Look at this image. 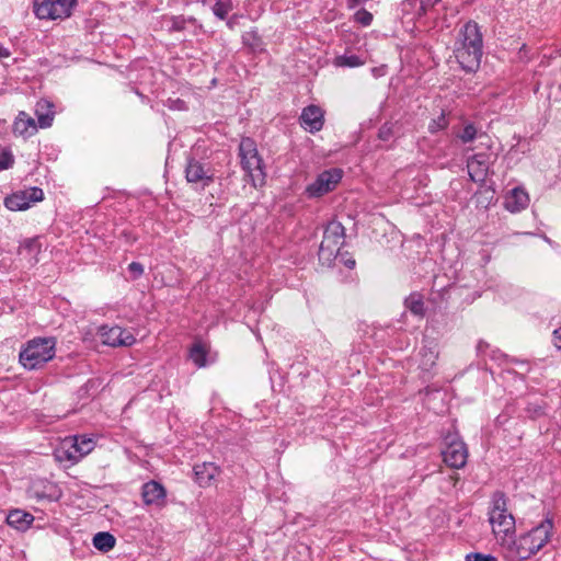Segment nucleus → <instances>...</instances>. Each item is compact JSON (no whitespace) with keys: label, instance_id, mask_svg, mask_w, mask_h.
Segmentation results:
<instances>
[{"label":"nucleus","instance_id":"13","mask_svg":"<svg viewBox=\"0 0 561 561\" xmlns=\"http://www.w3.org/2000/svg\"><path fill=\"white\" fill-rule=\"evenodd\" d=\"M493 163L491 153L479 152L468 159L467 169L470 180L476 183H483L489 173L490 165Z\"/></svg>","mask_w":561,"mask_h":561},{"label":"nucleus","instance_id":"21","mask_svg":"<svg viewBox=\"0 0 561 561\" xmlns=\"http://www.w3.org/2000/svg\"><path fill=\"white\" fill-rule=\"evenodd\" d=\"M54 104L46 100L42 99L36 103L35 114L37 117L38 126L41 128L50 127L55 117Z\"/></svg>","mask_w":561,"mask_h":561},{"label":"nucleus","instance_id":"10","mask_svg":"<svg viewBox=\"0 0 561 561\" xmlns=\"http://www.w3.org/2000/svg\"><path fill=\"white\" fill-rule=\"evenodd\" d=\"M445 442L446 447L442 451L445 463L455 469L462 468L468 458L466 444L456 434L446 436Z\"/></svg>","mask_w":561,"mask_h":561},{"label":"nucleus","instance_id":"29","mask_svg":"<svg viewBox=\"0 0 561 561\" xmlns=\"http://www.w3.org/2000/svg\"><path fill=\"white\" fill-rule=\"evenodd\" d=\"M457 137L463 142H471L478 137V130L473 124H467L462 128V130L457 135ZM481 138L482 135H479Z\"/></svg>","mask_w":561,"mask_h":561},{"label":"nucleus","instance_id":"7","mask_svg":"<svg viewBox=\"0 0 561 561\" xmlns=\"http://www.w3.org/2000/svg\"><path fill=\"white\" fill-rule=\"evenodd\" d=\"M94 447L95 440L92 437L85 435L66 437L55 450V457L58 461H69L73 465L90 454Z\"/></svg>","mask_w":561,"mask_h":561},{"label":"nucleus","instance_id":"17","mask_svg":"<svg viewBox=\"0 0 561 561\" xmlns=\"http://www.w3.org/2000/svg\"><path fill=\"white\" fill-rule=\"evenodd\" d=\"M142 500L146 505L163 506L167 492L162 484L156 481H149L142 485Z\"/></svg>","mask_w":561,"mask_h":561},{"label":"nucleus","instance_id":"19","mask_svg":"<svg viewBox=\"0 0 561 561\" xmlns=\"http://www.w3.org/2000/svg\"><path fill=\"white\" fill-rule=\"evenodd\" d=\"M42 244L37 237L23 240L19 247V255L25 260L30 265H35L38 262V254L41 253Z\"/></svg>","mask_w":561,"mask_h":561},{"label":"nucleus","instance_id":"1","mask_svg":"<svg viewBox=\"0 0 561 561\" xmlns=\"http://www.w3.org/2000/svg\"><path fill=\"white\" fill-rule=\"evenodd\" d=\"M553 524L550 519L542 520L528 533L515 538L507 537L501 545L505 557L510 560H527L542 549L551 537Z\"/></svg>","mask_w":561,"mask_h":561},{"label":"nucleus","instance_id":"48","mask_svg":"<svg viewBox=\"0 0 561 561\" xmlns=\"http://www.w3.org/2000/svg\"><path fill=\"white\" fill-rule=\"evenodd\" d=\"M3 123H4V122H1V121H0V124H3Z\"/></svg>","mask_w":561,"mask_h":561},{"label":"nucleus","instance_id":"47","mask_svg":"<svg viewBox=\"0 0 561 561\" xmlns=\"http://www.w3.org/2000/svg\"><path fill=\"white\" fill-rule=\"evenodd\" d=\"M203 4H207L209 0H202Z\"/></svg>","mask_w":561,"mask_h":561},{"label":"nucleus","instance_id":"35","mask_svg":"<svg viewBox=\"0 0 561 561\" xmlns=\"http://www.w3.org/2000/svg\"><path fill=\"white\" fill-rule=\"evenodd\" d=\"M552 343L553 345L561 350V328L556 329L552 333Z\"/></svg>","mask_w":561,"mask_h":561},{"label":"nucleus","instance_id":"32","mask_svg":"<svg viewBox=\"0 0 561 561\" xmlns=\"http://www.w3.org/2000/svg\"><path fill=\"white\" fill-rule=\"evenodd\" d=\"M354 18L356 22L360 23L364 26L370 25L373 21V14L365 9L358 10L355 13Z\"/></svg>","mask_w":561,"mask_h":561},{"label":"nucleus","instance_id":"28","mask_svg":"<svg viewBox=\"0 0 561 561\" xmlns=\"http://www.w3.org/2000/svg\"><path fill=\"white\" fill-rule=\"evenodd\" d=\"M190 358L198 367L206 365V350L201 343H195L190 351Z\"/></svg>","mask_w":561,"mask_h":561},{"label":"nucleus","instance_id":"38","mask_svg":"<svg viewBox=\"0 0 561 561\" xmlns=\"http://www.w3.org/2000/svg\"><path fill=\"white\" fill-rule=\"evenodd\" d=\"M238 19H239V15L238 14H233L231 18H229L226 22V25L228 28L230 30H233L234 26L237 25L238 23Z\"/></svg>","mask_w":561,"mask_h":561},{"label":"nucleus","instance_id":"44","mask_svg":"<svg viewBox=\"0 0 561 561\" xmlns=\"http://www.w3.org/2000/svg\"><path fill=\"white\" fill-rule=\"evenodd\" d=\"M359 0H347V4L350 8H354L358 4Z\"/></svg>","mask_w":561,"mask_h":561},{"label":"nucleus","instance_id":"39","mask_svg":"<svg viewBox=\"0 0 561 561\" xmlns=\"http://www.w3.org/2000/svg\"><path fill=\"white\" fill-rule=\"evenodd\" d=\"M371 73L376 78L381 77V76H383L386 73V67L381 66V67L373 68L371 69Z\"/></svg>","mask_w":561,"mask_h":561},{"label":"nucleus","instance_id":"30","mask_svg":"<svg viewBox=\"0 0 561 561\" xmlns=\"http://www.w3.org/2000/svg\"><path fill=\"white\" fill-rule=\"evenodd\" d=\"M448 126V121L444 112L428 124V130L432 134L444 130Z\"/></svg>","mask_w":561,"mask_h":561},{"label":"nucleus","instance_id":"5","mask_svg":"<svg viewBox=\"0 0 561 561\" xmlns=\"http://www.w3.org/2000/svg\"><path fill=\"white\" fill-rule=\"evenodd\" d=\"M241 165L254 187L261 186L265 181L263 160L260 157L256 144L252 138L244 137L239 145Z\"/></svg>","mask_w":561,"mask_h":561},{"label":"nucleus","instance_id":"14","mask_svg":"<svg viewBox=\"0 0 561 561\" xmlns=\"http://www.w3.org/2000/svg\"><path fill=\"white\" fill-rule=\"evenodd\" d=\"M185 176L187 182L201 184L204 187L213 182L214 171L208 164L191 159L185 169Z\"/></svg>","mask_w":561,"mask_h":561},{"label":"nucleus","instance_id":"40","mask_svg":"<svg viewBox=\"0 0 561 561\" xmlns=\"http://www.w3.org/2000/svg\"><path fill=\"white\" fill-rule=\"evenodd\" d=\"M343 256H344V254L342 253V256H339L336 260H340L341 262H343V264L345 266H347L348 268H353L355 266V260H353V259L344 260Z\"/></svg>","mask_w":561,"mask_h":561},{"label":"nucleus","instance_id":"24","mask_svg":"<svg viewBox=\"0 0 561 561\" xmlns=\"http://www.w3.org/2000/svg\"><path fill=\"white\" fill-rule=\"evenodd\" d=\"M233 10L232 0H216L211 5L214 15L219 20H226L228 14Z\"/></svg>","mask_w":561,"mask_h":561},{"label":"nucleus","instance_id":"20","mask_svg":"<svg viewBox=\"0 0 561 561\" xmlns=\"http://www.w3.org/2000/svg\"><path fill=\"white\" fill-rule=\"evenodd\" d=\"M37 131L35 121L25 112H20L13 124V133L18 136L30 137Z\"/></svg>","mask_w":561,"mask_h":561},{"label":"nucleus","instance_id":"26","mask_svg":"<svg viewBox=\"0 0 561 561\" xmlns=\"http://www.w3.org/2000/svg\"><path fill=\"white\" fill-rule=\"evenodd\" d=\"M365 61L357 55H341L334 58V65L336 67H350L355 68L363 66Z\"/></svg>","mask_w":561,"mask_h":561},{"label":"nucleus","instance_id":"37","mask_svg":"<svg viewBox=\"0 0 561 561\" xmlns=\"http://www.w3.org/2000/svg\"><path fill=\"white\" fill-rule=\"evenodd\" d=\"M390 134H391L390 127L383 126L379 130V138L387 140V139H389Z\"/></svg>","mask_w":561,"mask_h":561},{"label":"nucleus","instance_id":"8","mask_svg":"<svg viewBox=\"0 0 561 561\" xmlns=\"http://www.w3.org/2000/svg\"><path fill=\"white\" fill-rule=\"evenodd\" d=\"M78 0H33V12L39 20L62 21L71 16Z\"/></svg>","mask_w":561,"mask_h":561},{"label":"nucleus","instance_id":"11","mask_svg":"<svg viewBox=\"0 0 561 561\" xmlns=\"http://www.w3.org/2000/svg\"><path fill=\"white\" fill-rule=\"evenodd\" d=\"M44 199L42 188L33 186L23 191L15 192L4 198V206L12 211L25 210L32 204Z\"/></svg>","mask_w":561,"mask_h":561},{"label":"nucleus","instance_id":"34","mask_svg":"<svg viewBox=\"0 0 561 561\" xmlns=\"http://www.w3.org/2000/svg\"><path fill=\"white\" fill-rule=\"evenodd\" d=\"M128 270L130 273L134 274V277L137 278L139 277L140 275H142L144 273V267L140 263L138 262H131L129 265H128Z\"/></svg>","mask_w":561,"mask_h":561},{"label":"nucleus","instance_id":"31","mask_svg":"<svg viewBox=\"0 0 561 561\" xmlns=\"http://www.w3.org/2000/svg\"><path fill=\"white\" fill-rule=\"evenodd\" d=\"M14 163V157L10 150L0 151V171L12 168Z\"/></svg>","mask_w":561,"mask_h":561},{"label":"nucleus","instance_id":"42","mask_svg":"<svg viewBox=\"0 0 561 561\" xmlns=\"http://www.w3.org/2000/svg\"><path fill=\"white\" fill-rule=\"evenodd\" d=\"M9 56H10V51L8 50V48H4V47L0 46V58L9 57Z\"/></svg>","mask_w":561,"mask_h":561},{"label":"nucleus","instance_id":"45","mask_svg":"<svg viewBox=\"0 0 561 561\" xmlns=\"http://www.w3.org/2000/svg\"><path fill=\"white\" fill-rule=\"evenodd\" d=\"M436 358V356L434 355V353L432 352L431 353V365L434 364V359Z\"/></svg>","mask_w":561,"mask_h":561},{"label":"nucleus","instance_id":"12","mask_svg":"<svg viewBox=\"0 0 561 561\" xmlns=\"http://www.w3.org/2000/svg\"><path fill=\"white\" fill-rule=\"evenodd\" d=\"M99 336L103 344L112 347L130 346L136 342V339L130 331L118 325L100 327Z\"/></svg>","mask_w":561,"mask_h":561},{"label":"nucleus","instance_id":"16","mask_svg":"<svg viewBox=\"0 0 561 561\" xmlns=\"http://www.w3.org/2000/svg\"><path fill=\"white\" fill-rule=\"evenodd\" d=\"M529 205L528 193L523 187H514L504 197V207L510 213H519Z\"/></svg>","mask_w":561,"mask_h":561},{"label":"nucleus","instance_id":"15","mask_svg":"<svg viewBox=\"0 0 561 561\" xmlns=\"http://www.w3.org/2000/svg\"><path fill=\"white\" fill-rule=\"evenodd\" d=\"M300 124L310 133L319 131L323 127V111L317 105L305 107L300 115Z\"/></svg>","mask_w":561,"mask_h":561},{"label":"nucleus","instance_id":"3","mask_svg":"<svg viewBox=\"0 0 561 561\" xmlns=\"http://www.w3.org/2000/svg\"><path fill=\"white\" fill-rule=\"evenodd\" d=\"M489 522L500 545L515 534V518L507 511V499L501 491H496L491 497Z\"/></svg>","mask_w":561,"mask_h":561},{"label":"nucleus","instance_id":"23","mask_svg":"<svg viewBox=\"0 0 561 561\" xmlns=\"http://www.w3.org/2000/svg\"><path fill=\"white\" fill-rule=\"evenodd\" d=\"M92 541L94 548L102 552H108L115 547L116 543L115 537L106 531L95 534Z\"/></svg>","mask_w":561,"mask_h":561},{"label":"nucleus","instance_id":"2","mask_svg":"<svg viewBox=\"0 0 561 561\" xmlns=\"http://www.w3.org/2000/svg\"><path fill=\"white\" fill-rule=\"evenodd\" d=\"M483 41L479 25L467 22L459 32L455 56L461 68L468 72L479 68L482 58Z\"/></svg>","mask_w":561,"mask_h":561},{"label":"nucleus","instance_id":"4","mask_svg":"<svg viewBox=\"0 0 561 561\" xmlns=\"http://www.w3.org/2000/svg\"><path fill=\"white\" fill-rule=\"evenodd\" d=\"M55 337H34L26 342L19 354L21 365L28 369H37L51 360L56 354Z\"/></svg>","mask_w":561,"mask_h":561},{"label":"nucleus","instance_id":"46","mask_svg":"<svg viewBox=\"0 0 561 561\" xmlns=\"http://www.w3.org/2000/svg\"><path fill=\"white\" fill-rule=\"evenodd\" d=\"M253 37H249V43L252 42ZM252 47H255L254 44H250Z\"/></svg>","mask_w":561,"mask_h":561},{"label":"nucleus","instance_id":"33","mask_svg":"<svg viewBox=\"0 0 561 561\" xmlns=\"http://www.w3.org/2000/svg\"><path fill=\"white\" fill-rule=\"evenodd\" d=\"M466 561H497V559L492 554L470 552L466 556Z\"/></svg>","mask_w":561,"mask_h":561},{"label":"nucleus","instance_id":"36","mask_svg":"<svg viewBox=\"0 0 561 561\" xmlns=\"http://www.w3.org/2000/svg\"><path fill=\"white\" fill-rule=\"evenodd\" d=\"M168 106L170 108H172V110H175V108L176 110H182V108H184V102L182 100H180V99L174 100V101L173 100H169Z\"/></svg>","mask_w":561,"mask_h":561},{"label":"nucleus","instance_id":"41","mask_svg":"<svg viewBox=\"0 0 561 561\" xmlns=\"http://www.w3.org/2000/svg\"><path fill=\"white\" fill-rule=\"evenodd\" d=\"M249 37H253V39H259L254 32H248L242 37L244 44H249Z\"/></svg>","mask_w":561,"mask_h":561},{"label":"nucleus","instance_id":"9","mask_svg":"<svg viewBox=\"0 0 561 561\" xmlns=\"http://www.w3.org/2000/svg\"><path fill=\"white\" fill-rule=\"evenodd\" d=\"M343 172L340 169H330L321 172L316 180L306 187L308 197H321L333 191L342 180Z\"/></svg>","mask_w":561,"mask_h":561},{"label":"nucleus","instance_id":"43","mask_svg":"<svg viewBox=\"0 0 561 561\" xmlns=\"http://www.w3.org/2000/svg\"><path fill=\"white\" fill-rule=\"evenodd\" d=\"M485 347H488V344L483 341H480L477 345L478 352H483Z\"/></svg>","mask_w":561,"mask_h":561},{"label":"nucleus","instance_id":"6","mask_svg":"<svg viewBox=\"0 0 561 561\" xmlns=\"http://www.w3.org/2000/svg\"><path fill=\"white\" fill-rule=\"evenodd\" d=\"M345 240V229L339 221H330L323 232V239L319 248V260L324 265H331L339 256H342L341 248Z\"/></svg>","mask_w":561,"mask_h":561},{"label":"nucleus","instance_id":"27","mask_svg":"<svg viewBox=\"0 0 561 561\" xmlns=\"http://www.w3.org/2000/svg\"><path fill=\"white\" fill-rule=\"evenodd\" d=\"M187 22L194 23L196 20L193 16L184 18L182 15L170 16L167 19V25L170 32L183 31Z\"/></svg>","mask_w":561,"mask_h":561},{"label":"nucleus","instance_id":"18","mask_svg":"<svg viewBox=\"0 0 561 561\" xmlns=\"http://www.w3.org/2000/svg\"><path fill=\"white\" fill-rule=\"evenodd\" d=\"M195 481L202 488L210 486L215 478L219 474L220 469L214 462L197 463L193 468Z\"/></svg>","mask_w":561,"mask_h":561},{"label":"nucleus","instance_id":"22","mask_svg":"<svg viewBox=\"0 0 561 561\" xmlns=\"http://www.w3.org/2000/svg\"><path fill=\"white\" fill-rule=\"evenodd\" d=\"M8 524L16 529H26L34 520V516L21 510H14L7 517Z\"/></svg>","mask_w":561,"mask_h":561},{"label":"nucleus","instance_id":"25","mask_svg":"<svg viewBox=\"0 0 561 561\" xmlns=\"http://www.w3.org/2000/svg\"><path fill=\"white\" fill-rule=\"evenodd\" d=\"M407 309H409L415 316L424 314V302L422 295L412 293L404 302Z\"/></svg>","mask_w":561,"mask_h":561}]
</instances>
